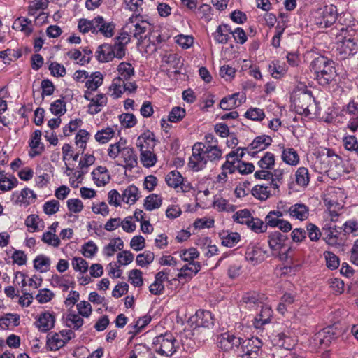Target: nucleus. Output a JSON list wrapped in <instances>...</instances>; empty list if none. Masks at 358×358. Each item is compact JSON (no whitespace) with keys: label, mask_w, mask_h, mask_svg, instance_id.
Segmentation results:
<instances>
[{"label":"nucleus","mask_w":358,"mask_h":358,"mask_svg":"<svg viewBox=\"0 0 358 358\" xmlns=\"http://www.w3.org/2000/svg\"><path fill=\"white\" fill-rule=\"evenodd\" d=\"M296 182L301 187H306L310 181L308 170L306 167H299L295 173Z\"/></svg>","instance_id":"obj_44"},{"label":"nucleus","mask_w":358,"mask_h":358,"mask_svg":"<svg viewBox=\"0 0 358 358\" xmlns=\"http://www.w3.org/2000/svg\"><path fill=\"white\" fill-rule=\"evenodd\" d=\"M288 241L289 238L287 235L277 231L269 235L268 243L273 251L280 252L282 249H285V252H287L290 250V247L287 245Z\"/></svg>","instance_id":"obj_7"},{"label":"nucleus","mask_w":358,"mask_h":358,"mask_svg":"<svg viewBox=\"0 0 358 358\" xmlns=\"http://www.w3.org/2000/svg\"><path fill=\"white\" fill-rule=\"evenodd\" d=\"M118 77H122L123 80H128L134 76L135 70L129 62H122L117 66Z\"/></svg>","instance_id":"obj_39"},{"label":"nucleus","mask_w":358,"mask_h":358,"mask_svg":"<svg viewBox=\"0 0 358 358\" xmlns=\"http://www.w3.org/2000/svg\"><path fill=\"white\" fill-rule=\"evenodd\" d=\"M110 90L112 91L111 96L114 99L119 98L122 94L124 92V80L122 77H116L113 79Z\"/></svg>","instance_id":"obj_50"},{"label":"nucleus","mask_w":358,"mask_h":358,"mask_svg":"<svg viewBox=\"0 0 358 358\" xmlns=\"http://www.w3.org/2000/svg\"><path fill=\"white\" fill-rule=\"evenodd\" d=\"M152 345L157 354L166 357H171L180 347L178 341L169 331L155 336L152 341Z\"/></svg>","instance_id":"obj_2"},{"label":"nucleus","mask_w":358,"mask_h":358,"mask_svg":"<svg viewBox=\"0 0 358 358\" xmlns=\"http://www.w3.org/2000/svg\"><path fill=\"white\" fill-rule=\"evenodd\" d=\"M10 323L15 327L20 324V315L16 313H7L0 317V327L3 329L8 328Z\"/></svg>","instance_id":"obj_48"},{"label":"nucleus","mask_w":358,"mask_h":358,"mask_svg":"<svg viewBox=\"0 0 358 358\" xmlns=\"http://www.w3.org/2000/svg\"><path fill=\"white\" fill-rule=\"evenodd\" d=\"M247 227L252 231L257 234L265 232L267 230V225L265 222H263L258 217H253L252 216L250 219Z\"/></svg>","instance_id":"obj_49"},{"label":"nucleus","mask_w":358,"mask_h":358,"mask_svg":"<svg viewBox=\"0 0 358 358\" xmlns=\"http://www.w3.org/2000/svg\"><path fill=\"white\" fill-rule=\"evenodd\" d=\"M206 152L207 160L216 162L221 159L222 151L216 145H206Z\"/></svg>","instance_id":"obj_52"},{"label":"nucleus","mask_w":358,"mask_h":358,"mask_svg":"<svg viewBox=\"0 0 358 358\" xmlns=\"http://www.w3.org/2000/svg\"><path fill=\"white\" fill-rule=\"evenodd\" d=\"M41 134L42 133L40 130H36L31 137L29 143L31 148L29 155L31 157L40 155L45 150V146L41 142Z\"/></svg>","instance_id":"obj_21"},{"label":"nucleus","mask_w":358,"mask_h":358,"mask_svg":"<svg viewBox=\"0 0 358 358\" xmlns=\"http://www.w3.org/2000/svg\"><path fill=\"white\" fill-rule=\"evenodd\" d=\"M156 142L157 140L154 133L147 130L138 136L136 145L139 148L140 151L154 150Z\"/></svg>","instance_id":"obj_18"},{"label":"nucleus","mask_w":358,"mask_h":358,"mask_svg":"<svg viewBox=\"0 0 358 358\" xmlns=\"http://www.w3.org/2000/svg\"><path fill=\"white\" fill-rule=\"evenodd\" d=\"M180 257L185 262H194V260L199 257V252L194 248H191L189 250H183L179 252Z\"/></svg>","instance_id":"obj_63"},{"label":"nucleus","mask_w":358,"mask_h":358,"mask_svg":"<svg viewBox=\"0 0 358 358\" xmlns=\"http://www.w3.org/2000/svg\"><path fill=\"white\" fill-rule=\"evenodd\" d=\"M127 358H155L152 350L145 344L139 343L128 353Z\"/></svg>","instance_id":"obj_25"},{"label":"nucleus","mask_w":358,"mask_h":358,"mask_svg":"<svg viewBox=\"0 0 358 358\" xmlns=\"http://www.w3.org/2000/svg\"><path fill=\"white\" fill-rule=\"evenodd\" d=\"M48 0H34L32 1L28 8V15L34 16L37 14L39 10H43L48 6Z\"/></svg>","instance_id":"obj_45"},{"label":"nucleus","mask_w":358,"mask_h":358,"mask_svg":"<svg viewBox=\"0 0 358 358\" xmlns=\"http://www.w3.org/2000/svg\"><path fill=\"white\" fill-rule=\"evenodd\" d=\"M232 30L227 24L219 25L215 31L212 34L215 42L219 44H226L231 38Z\"/></svg>","instance_id":"obj_24"},{"label":"nucleus","mask_w":358,"mask_h":358,"mask_svg":"<svg viewBox=\"0 0 358 358\" xmlns=\"http://www.w3.org/2000/svg\"><path fill=\"white\" fill-rule=\"evenodd\" d=\"M206 144L196 142L192 147V154L189 159L188 166L194 171H199L206 168L207 157Z\"/></svg>","instance_id":"obj_5"},{"label":"nucleus","mask_w":358,"mask_h":358,"mask_svg":"<svg viewBox=\"0 0 358 358\" xmlns=\"http://www.w3.org/2000/svg\"><path fill=\"white\" fill-rule=\"evenodd\" d=\"M336 333L332 327H327L318 331L313 337L315 344L327 347L336 338Z\"/></svg>","instance_id":"obj_14"},{"label":"nucleus","mask_w":358,"mask_h":358,"mask_svg":"<svg viewBox=\"0 0 358 358\" xmlns=\"http://www.w3.org/2000/svg\"><path fill=\"white\" fill-rule=\"evenodd\" d=\"M124 243L120 238H115L110 240V243L104 246L103 252L107 257L113 256L115 252L118 250H122Z\"/></svg>","instance_id":"obj_35"},{"label":"nucleus","mask_w":358,"mask_h":358,"mask_svg":"<svg viewBox=\"0 0 358 358\" xmlns=\"http://www.w3.org/2000/svg\"><path fill=\"white\" fill-rule=\"evenodd\" d=\"M283 217V213L280 210H271L265 217V222L268 227L275 228L280 224Z\"/></svg>","instance_id":"obj_42"},{"label":"nucleus","mask_w":358,"mask_h":358,"mask_svg":"<svg viewBox=\"0 0 358 358\" xmlns=\"http://www.w3.org/2000/svg\"><path fill=\"white\" fill-rule=\"evenodd\" d=\"M343 111L352 116L349 128L355 131L358 127V97L354 98L343 108Z\"/></svg>","instance_id":"obj_19"},{"label":"nucleus","mask_w":358,"mask_h":358,"mask_svg":"<svg viewBox=\"0 0 358 358\" xmlns=\"http://www.w3.org/2000/svg\"><path fill=\"white\" fill-rule=\"evenodd\" d=\"M314 101L311 92H304L295 99V108L298 113L308 116L310 114L309 106Z\"/></svg>","instance_id":"obj_12"},{"label":"nucleus","mask_w":358,"mask_h":358,"mask_svg":"<svg viewBox=\"0 0 358 358\" xmlns=\"http://www.w3.org/2000/svg\"><path fill=\"white\" fill-rule=\"evenodd\" d=\"M343 143L344 148L351 152H353L358 157V140L353 135H349L343 138Z\"/></svg>","instance_id":"obj_51"},{"label":"nucleus","mask_w":358,"mask_h":358,"mask_svg":"<svg viewBox=\"0 0 358 358\" xmlns=\"http://www.w3.org/2000/svg\"><path fill=\"white\" fill-rule=\"evenodd\" d=\"M186 115L185 110L180 106L173 107L169 112L168 120L171 122H178L182 120Z\"/></svg>","instance_id":"obj_57"},{"label":"nucleus","mask_w":358,"mask_h":358,"mask_svg":"<svg viewBox=\"0 0 358 358\" xmlns=\"http://www.w3.org/2000/svg\"><path fill=\"white\" fill-rule=\"evenodd\" d=\"M281 157L284 162L291 166H296L299 162V156L293 148L283 147Z\"/></svg>","instance_id":"obj_32"},{"label":"nucleus","mask_w":358,"mask_h":358,"mask_svg":"<svg viewBox=\"0 0 358 358\" xmlns=\"http://www.w3.org/2000/svg\"><path fill=\"white\" fill-rule=\"evenodd\" d=\"M183 177L180 173L176 170L169 172L165 178L166 182L168 186L177 188L183 182Z\"/></svg>","instance_id":"obj_41"},{"label":"nucleus","mask_w":358,"mask_h":358,"mask_svg":"<svg viewBox=\"0 0 358 358\" xmlns=\"http://www.w3.org/2000/svg\"><path fill=\"white\" fill-rule=\"evenodd\" d=\"M271 174L272 178H271L270 185L274 191L278 192L280 186L283 183L284 171L276 169L271 171Z\"/></svg>","instance_id":"obj_46"},{"label":"nucleus","mask_w":358,"mask_h":358,"mask_svg":"<svg viewBox=\"0 0 358 358\" xmlns=\"http://www.w3.org/2000/svg\"><path fill=\"white\" fill-rule=\"evenodd\" d=\"M121 155L125 164V169L131 170L137 166V155L132 148L124 145Z\"/></svg>","instance_id":"obj_26"},{"label":"nucleus","mask_w":358,"mask_h":358,"mask_svg":"<svg viewBox=\"0 0 358 358\" xmlns=\"http://www.w3.org/2000/svg\"><path fill=\"white\" fill-rule=\"evenodd\" d=\"M358 45L354 39L344 38L340 43L338 44L337 51L341 59H345L349 56H352L357 53Z\"/></svg>","instance_id":"obj_16"},{"label":"nucleus","mask_w":358,"mask_h":358,"mask_svg":"<svg viewBox=\"0 0 358 358\" xmlns=\"http://www.w3.org/2000/svg\"><path fill=\"white\" fill-rule=\"evenodd\" d=\"M260 307V313L253 320V325L256 329H261L264 324L269 323L273 313L271 308L268 306L262 304Z\"/></svg>","instance_id":"obj_23"},{"label":"nucleus","mask_w":358,"mask_h":358,"mask_svg":"<svg viewBox=\"0 0 358 358\" xmlns=\"http://www.w3.org/2000/svg\"><path fill=\"white\" fill-rule=\"evenodd\" d=\"M266 256L267 252L257 245H249L245 254V259L253 265L264 261Z\"/></svg>","instance_id":"obj_10"},{"label":"nucleus","mask_w":358,"mask_h":358,"mask_svg":"<svg viewBox=\"0 0 358 358\" xmlns=\"http://www.w3.org/2000/svg\"><path fill=\"white\" fill-rule=\"evenodd\" d=\"M241 344V338L229 332L222 334L217 341V346L224 351L238 349Z\"/></svg>","instance_id":"obj_9"},{"label":"nucleus","mask_w":358,"mask_h":358,"mask_svg":"<svg viewBox=\"0 0 358 358\" xmlns=\"http://www.w3.org/2000/svg\"><path fill=\"white\" fill-rule=\"evenodd\" d=\"M98 251L96 245L90 241L82 246V253L87 258H92Z\"/></svg>","instance_id":"obj_64"},{"label":"nucleus","mask_w":358,"mask_h":358,"mask_svg":"<svg viewBox=\"0 0 358 358\" xmlns=\"http://www.w3.org/2000/svg\"><path fill=\"white\" fill-rule=\"evenodd\" d=\"M192 321L196 327L209 328L213 326L214 319L212 313L208 310H199L192 317Z\"/></svg>","instance_id":"obj_20"},{"label":"nucleus","mask_w":358,"mask_h":358,"mask_svg":"<svg viewBox=\"0 0 358 358\" xmlns=\"http://www.w3.org/2000/svg\"><path fill=\"white\" fill-rule=\"evenodd\" d=\"M143 273L138 269H133L129 273V281L133 285L134 287H141L143 284Z\"/></svg>","instance_id":"obj_61"},{"label":"nucleus","mask_w":358,"mask_h":358,"mask_svg":"<svg viewBox=\"0 0 358 358\" xmlns=\"http://www.w3.org/2000/svg\"><path fill=\"white\" fill-rule=\"evenodd\" d=\"M140 160L143 166L149 168L155 165L157 158L153 150H141L140 151Z\"/></svg>","instance_id":"obj_40"},{"label":"nucleus","mask_w":358,"mask_h":358,"mask_svg":"<svg viewBox=\"0 0 358 358\" xmlns=\"http://www.w3.org/2000/svg\"><path fill=\"white\" fill-rule=\"evenodd\" d=\"M31 21L28 18L20 17L16 19L13 24V29L16 31L24 32L26 36H29L33 31L31 27Z\"/></svg>","instance_id":"obj_33"},{"label":"nucleus","mask_w":358,"mask_h":358,"mask_svg":"<svg viewBox=\"0 0 358 358\" xmlns=\"http://www.w3.org/2000/svg\"><path fill=\"white\" fill-rule=\"evenodd\" d=\"M245 117L253 121H261L265 117V113L261 108H250L245 112Z\"/></svg>","instance_id":"obj_60"},{"label":"nucleus","mask_w":358,"mask_h":358,"mask_svg":"<svg viewBox=\"0 0 358 358\" xmlns=\"http://www.w3.org/2000/svg\"><path fill=\"white\" fill-rule=\"evenodd\" d=\"M219 237L222 241V244L228 248L234 247L241 240V236L238 233L229 232V231H222L219 234Z\"/></svg>","instance_id":"obj_28"},{"label":"nucleus","mask_w":358,"mask_h":358,"mask_svg":"<svg viewBox=\"0 0 358 358\" xmlns=\"http://www.w3.org/2000/svg\"><path fill=\"white\" fill-rule=\"evenodd\" d=\"M268 71L274 78H282L287 72L285 64H280L279 61H273L268 65Z\"/></svg>","instance_id":"obj_38"},{"label":"nucleus","mask_w":358,"mask_h":358,"mask_svg":"<svg viewBox=\"0 0 358 358\" xmlns=\"http://www.w3.org/2000/svg\"><path fill=\"white\" fill-rule=\"evenodd\" d=\"M114 136V131L112 128L108 127L105 129L98 131L95 134V139L99 143H108Z\"/></svg>","instance_id":"obj_56"},{"label":"nucleus","mask_w":358,"mask_h":358,"mask_svg":"<svg viewBox=\"0 0 358 358\" xmlns=\"http://www.w3.org/2000/svg\"><path fill=\"white\" fill-rule=\"evenodd\" d=\"M103 80V76L99 71L92 73L89 76L85 83V87L91 91H96L100 87Z\"/></svg>","instance_id":"obj_36"},{"label":"nucleus","mask_w":358,"mask_h":358,"mask_svg":"<svg viewBox=\"0 0 358 358\" xmlns=\"http://www.w3.org/2000/svg\"><path fill=\"white\" fill-rule=\"evenodd\" d=\"M262 342L257 337L243 340L239 346L241 358H258L262 353Z\"/></svg>","instance_id":"obj_6"},{"label":"nucleus","mask_w":358,"mask_h":358,"mask_svg":"<svg viewBox=\"0 0 358 358\" xmlns=\"http://www.w3.org/2000/svg\"><path fill=\"white\" fill-rule=\"evenodd\" d=\"M162 62L173 69L175 73H180V69L183 66L181 57L177 53L169 52H166L162 55Z\"/></svg>","instance_id":"obj_22"},{"label":"nucleus","mask_w":358,"mask_h":358,"mask_svg":"<svg viewBox=\"0 0 358 358\" xmlns=\"http://www.w3.org/2000/svg\"><path fill=\"white\" fill-rule=\"evenodd\" d=\"M94 18L92 20L82 18L80 19L78 24V29L83 34L88 33L91 31L94 34V27H95Z\"/></svg>","instance_id":"obj_59"},{"label":"nucleus","mask_w":358,"mask_h":358,"mask_svg":"<svg viewBox=\"0 0 358 358\" xmlns=\"http://www.w3.org/2000/svg\"><path fill=\"white\" fill-rule=\"evenodd\" d=\"M265 297L264 294L255 292L245 293L240 301V306L249 310H256L262 304Z\"/></svg>","instance_id":"obj_11"},{"label":"nucleus","mask_w":358,"mask_h":358,"mask_svg":"<svg viewBox=\"0 0 358 358\" xmlns=\"http://www.w3.org/2000/svg\"><path fill=\"white\" fill-rule=\"evenodd\" d=\"M201 268L200 262H190L180 269V273L177 275V278L179 280H185V282H188L199 272Z\"/></svg>","instance_id":"obj_17"},{"label":"nucleus","mask_w":358,"mask_h":358,"mask_svg":"<svg viewBox=\"0 0 358 358\" xmlns=\"http://www.w3.org/2000/svg\"><path fill=\"white\" fill-rule=\"evenodd\" d=\"M143 17L138 15H133L130 17L127 22L124 30H127L132 36L136 38L139 42H142L145 38L143 34L150 27V24L146 21L142 20Z\"/></svg>","instance_id":"obj_4"},{"label":"nucleus","mask_w":358,"mask_h":358,"mask_svg":"<svg viewBox=\"0 0 358 358\" xmlns=\"http://www.w3.org/2000/svg\"><path fill=\"white\" fill-rule=\"evenodd\" d=\"M251 217V213L248 209L240 210L236 212L232 216L233 220L235 222L245 225H248Z\"/></svg>","instance_id":"obj_55"},{"label":"nucleus","mask_w":358,"mask_h":358,"mask_svg":"<svg viewBox=\"0 0 358 358\" xmlns=\"http://www.w3.org/2000/svg\"><path fill=\"white\" fill-rule=\"evenodd\" d=\"M289 213L291 216L301 221L306 220L309 216L308 207L303 203L292 205L289 209Z\"/></svg>","instance_id":"obj_29"},{"label":"nucleus","mask_w":358,"mask_h":358,"mask_svg":"<svg viewBox=\"0 0 358 358\" xmlns=\"http://www.w3.org/2000/svg\"><path fill=\"white\" fill-rule=\"evenodd\" d=\"M121 196L124 202L134 204L139 198L138 189L135 185H129L123 191Z\"/></svg>","instance_id":"obj_31"},{"label":"nucleus","mask_w":358,"mask_h":358,"mask_svg":"<svg viewBox=\"0 0 358 358\" xmlns=\"http://www.w3.org/2000/svg\"><path fill=\"white\" fill-rule=\"evenodd\" d=\"M272 143V138L268 135L257 136L248 145L247 150L248 153L255 156L259 152L266 150Z\"/></svg>","instance_id":"obj_13"},{"label":"nucleus","mask_w":358,"mask_h":358,"mask_svg":"<svg viewBox=\"0 0 358 358\" xmlns=\"http://www.w3.org/2000/svg\"><path fill=\"white\" fill-rule=\"evenodd\" d=\"M277 192L273 190L272 193L271 190H268V186L263 185H255L251 191L252 194L256 198L261 201H266L271 195L275 194Z\"/></svg>","instance_id":"obj_37"},{"label":"nucleus","mask_w":358,"mask_h":358,"mask_svg":"<svg viewBox=\"0 0 358 358\" xmlns=\"http://www.w3.org/2000/svg\"><path fill=\"white\" fill-rule=\"evenodd\" d=\"M323 230L325 231L326 236L324 240L326 243L330 245H336L338 236L335 234L336 232V227H325L323 228Z\"/></svg>","instance_id":"obj_62"},{"label":"nucleus","mask_w":358,"mask_h":358,"mask_svg":"<svg viewBox=\"0 0 358 358\" xmlns=\"http://www.w3.org/2000/svg\"><path fill=\"white\" fill-rule=\"evenodd\" d=\"M55 323V316L48 311L41 313L35 322V326L41 332H47L52 329Z\"/></svg>","instance_id":"obj_15"},{"label":"nucleus","mask_w":358,"mask_h":358,"mask_svg":"<svg viewBox=\"0 0 358 358\" xmlns=\"http://www.w3.org/2000/svg\"><path fill=\"white\" fill-rule=\"evenodd\" d=\"M336 17L337 8L332 4L320 8L313 13L314 22L320 28L330 27L336 22Z\"/></svg>","instance_id":"obj_3"},{"label":"nucleus","mask_w":358,"mask_h":358,"mask_svg":"<svg viewBox=\"0 0 358 358\" xmlns=\"http://www.w3.org/2000/svg\"><path fill=\"white\" fill-rule=\"evenodd\" d=\"M66 341L61 338L59 333L50 332L47 336L46 346L50 351H56L62 348Z\"/></svg>","instance_id":"obj_27"},{"label":"nucleus","mask_w":358,"mask_h":358,"mask_svg":"<svg viewBox=\"0 0 358 358\" xmlns=\"http://www.w3.org/2000/svg\"><path fill=\"white\" fill-rule=\"evenodd\" d=\"M310 68L313 71L315 79L322 85L329 84L336 76L334 62L324 56L315 58L311 62Z\"/></svg>","instance_id":"obj_1"},{"label":"nucleus","mask_w":358,"mask_h":358,"mask_svg":"<svg viewBox=\"0 0 358 358\" xmlns=\"http://www.w3.org/2000/svg\"><path fill=\"white\" fill-rule=\"evenodd\" d=\"M162 199L156 194L148 196L144 201V207L147 210L151 211L159 208L162 205Z\"/></svg>","instance_id":"obj_47"},{"label":"nucleus","mask_w":358,"mask_h":358,"mask_svg":"<svg viewBox=\"0 0 358 358\" xmlns=\"http://www.w3.org/2000/svg\"><path fill=\"white\" fill-rule=\"evenodd\" d=\"M50 266V259L44 255H39L34 260V267L41 273L49 270Z\"/></svg>","instance_id":"obj_43"},{"label":"nucleus","mask_w":358,"mask_h":358,"mask_svg":"<svg viewBox=\"0 0 358 358\" xmlns=\"http://www.w3.org/2000/svg\"><path fill=\"white\" fill-rule=\"evenodd\" d=\"M82 316L75 313H69L65 317L66 326L73 330H79L83 325Z\"/></svg>","instance_id":"obj_34"},{"label":"nucleus","mask_w":358,"mask_h":358,"mask_svg":"<svg viewBox=\"0 0 358 358\" xmlns=\"http://www.w3.org/2000/svg\"><path fill=\"white\" fill-rule=\"evenodd\" d=\"M95 27L94 34H101L106 38H110L114 35L115 24L113 22H106L102 16L94 17Z\"/></svg>","instance_id":"obj_8"},{"label":"nucleus","mask_w":358,"mask_h":358,"mask_svg":"<svg viewBox=\"0 0 358 358\" xmlns=\"http://www.w3.org/2000/svg\"><path fill=\"white\" fill-rule=\"evenodd\" d=\"M96 57L100 62H108L113 59L112 45L103 43L98 47L96 52Z\"/></svg>","instance_id":"obj_30"},{"label":"nucleus","mask_w":358,"mask_h":358,"mask_svg":"<svg viewBox=\"0 0 358 358\" xmlns=\"http://www.w3.org/2000/svg\"><path fill=\"white\" fill-rule=\"evenodd\" d=\"M261 169H272L275 164V155L274 154L266 152L264 156L261 157L257 163Z\"/></svg>","instance_id":"obj_53"},{"label":"nucleus","mask_w":358,"mask_h":358,"mask_svg":"<svg viewBox=\"0 0 358 358\" xmlns=\"http://www.w3.org/2000/svg\"><path fill=\"white\" fill-rule=\"evenodd\" d=\"M155 255L151 251H145L143 253L138 254L136 256V264L141 266L144 267L154 261Z\"/></svg>","instance_id":"obj_58"},{"label":"nucleus","mask_w":358,"mask_h":358,"mask_svg":"<svg viewBox=\"0 0 358 358\" xmlns=\"http://www.w3.org/2000/svg\"><path fill=\"white\" fill-rule=\"evenodd\" d=\"M125 145L126 140L122 138H120L119 142L110 144L108 149V155L113 159L117 158L122 153Z\"/></svg>","instance_id":"obj_54"}]
</instances>
